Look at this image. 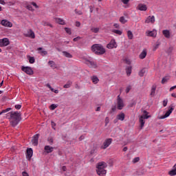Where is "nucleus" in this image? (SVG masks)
Masks as SVG:
<instances>
[{
    "label": "nucleus",
    "mask_w": 176,
    "mask_h": 176,
    "mask_svg": "<svg viewBox=\"0 0 176 176\" xmlns=\"http://www.w3.org/2000/svg\"><path fill=\"white\" fill-rule=\"evenodd\" d=\"M23 35L26 38H31L32 39H35V33L31 29L28 31V33H24Z\"/></svg>",
    "instance_id": "obj_10"
},
{
    "label": "nucleus",
    "mask_w": 176,
    "mask_h": 176,
    "mask_svg": "<svg viewBox=\"0 0 176 176\" xmlns=\"http://www.w3.org/2000/svg\"><path fill=\"white\" fill-rule=\"evenodd\" d=\"M146 54H148V51L144 48L139 55V58H140V60H144V58L146 57Z\"/></svg>",
    "instance_id": "obj_17"
},
{
    "label": "nucleus",
    "mask_w": 176,
    "mask_h": 176,
    "mask_svg": "<svg viewBox=\"0 0 176 176\" xmlns=\"http://www.w3.org/2000/svg\"><path fill=\"white\" fill-rule=\"evenodd\" d=\"M168 108V110L166 112V113L164 116L159 117L160 120H163L166 119V118H168V116H170V115L173 113V111H174V108H175V106H174V104H170Z\"/></svg>",
    "instance_id": "obj_4"
},
{
    "label": "nucleus",
    "mask_w": 176,
    "mask_h": 176,
    "mask_svg": "<svg viewBox=\"0 0 176 176\" xmlns=\"http://www.w3.org/2000/svg\"><path fill=\"white\" fill-rule=\"evenodd\" d=\"M8 6H13L16 3V1H12L6 3Z\"/></svg>",
    "instance_id": "obj_41"
},
{
    "label": "nucleus",
    "mask_w": 176,
    "mask_h": 176,
    "mask_svg": "<svg viewBox=\"0 0 176 176\" xmlns=\"http://www.w3.org/2000/svg\"><path fill=\"white\" fill-rule=\"evenodd\" d=\"M176 164L174 166V168L168 172L169 175H176Z\"/></svg>",
    "instance_id": "obj_27"
},
{
    "label": "nucleus",
    "mask_w": 176,
    "mask_h": 176,
    "mask_svg": "<svg viewBox=\"0 0 176 176\" xmlns=\"http://www.w3.org/2000/svg\"><path fill=\"white\" fill-rule=\"evenodd\" d=\"M26 9H28V10H34V9L32 8V6L31 5H28L26 6Z\"/></svg>",
    "instance_id": "obj_49"
},
{
    "label": "nucleus",
    "mask_w": 176,
    "mask_h": 176,
    "mask_svg": "<svg viewBox=\"0 0 176 176\" xmlns=\"http://www.w3.org/2000/svg\"><path fill=\"white\" fill-rule=\"evenodd\" d=\"M39 140V134H36L32 137V144L34 145V146H38Z\"/></svg>",
    "instance_id": "obj_12"
},
{
    "label": "nucleus",
    "mask_w": 176,
    "mask_h": 176,
    "mask_svg": "<svg viewBox=\"0 0 176 176\" xmlns=\"http://www.w3.org/2000/svg\"><path fill=\"white\" fill-rule=\"evenodd\" d=\"M1 5H6V2H5V0H0Z\"/></svg>",
    "instance_id": "obj_59"
},
{
    "label": "nucleus",
    "mask_w": 176,
    "mask_h": 176,
    "mask_svg": "<svg viewBox=\"0 0 176 176\" xmlns=\"http://www.w3.org/2000/svg\"><path fill=\"white\" fill-rule=\"evenodd\" d=\"M55 21L56 23H57L58 24H60V25H64L65 24V21H64V19L61 18H56Z\"/></svg>",
    "instance_id": "obj_21"
},
{
    "label": "nucleus",
    "mask_w": 176,
    "mask_h": 176,
    "mask_svg": "<svg viewBox=\"0 0 176 176\" xmlns=\"http://www.w3.org/2000/svg\"><path fill=\"white\" fill-rule=\"evenodd\" d=\"M168 103V100L165 99L163 100V107H167V104Z\"/></svg>",
    "instance_id": "obj_46"
},
{
    "label": "nucleus",
    "mask_w": 176,
    "mask_h": 176,
    "mask_svg": "<svg viewBox=\"0 0 176 176\" xmlns=\"http://www.w3.org/2000/svg\"><path fill=\"white\" fill-rule=\"evenodd\" d=\"M15 109H21V104H15Z\"/></svg>",
    "instance_id": "obj_51"
},
{
    "label": "nucleus",
    "mask_w": 176,
    "mask_h": 176,
    "mask_svg": "<svg viewBox=\"0 0 176 176\" xmlns=\"http://www.w3.org/2000/svg\"><path fill=\"white\" fill-rule=\"evenodd\" d=\"M91 80L92 81L94 85H97V83L100 82V79H98V77H97V76H91Z\"/></svg>",
    "instance_id": "obj_18"
},
{
    "label": "nucleus",
    "mask_w": 176,
    "mask_h": 176,
    "mask_svg": "<svg viewBox=\"0 0 176 176\" xmlns=\"http://www.w3.org/2000/svg\"><path fill=\"white\" fill-rule=\"evenodd\" d=\"M162 34L166 38V39H170L171 38V33L170 32V30H162Z\"/></svg>",
    "instance_id": "obj_16"
},
{
    "label": "nucleus",
    "mask_w": 176,
    "mask_h": 176,
    "mask_svg": "<svg viewBox=\"0 0 176 176\" xmlns=\"http://www.w3.org/2000/svg\"><path fill=\"white\" fill-rule=\"evenodd\" d=\"M107 49H116L118 47V43H116V41L115 38L111 40L109 43L107 45Z\"/></svg>",
    "instance_id": "obj_7"
},
{
    "label": "nucleus",
    "mask_w": 176,
    "mask_h": 176,
    "mask_svg": "<svg viewBox=\"0 0 176 176\" xmlns=\"http://www.w3.org/2000/svg\"><path fill=\"white\" fill-rule=\"evenodd\" d=\"M145 23L146 24H149V23L153 24V23H155V16H148L145 20Z\"/></svg>",
    "instance_id": "obj_15"
},
{
    "label": "nucleus",
    "mask_w": 176,
    "mask_h": 176,
    "mask_svg": "<svg viewBox=\"0 0 176 176\" xmlns=\"http://www.w3.org/2000/svg\"><path fill=\"white\" fill-rule=\"evenodd\" d=\"M51 124L52 126V129H54V130H56V128H54V126H56V123L52 121Z\"/></svg>",
    "instance_id": "obj_56"
},
{
    "label": "nucleus",
    "mask_w": 176,
    "mask_h": 176,
    "mask_svg": "<svg viewBox=\"0 0 176 176\" xmlns=\"http://www.w3.org/2000/svg\"><path fill=\"white\" fill-rule=\"evenodd\" d=\"M146 74V69H142L140 72H139V76L142 77L144 75Z\"/></svg>",
    "instance_id": "obj_33"
},
{
    "label": "nucleus",
    "mask_w": 176,
    "mask_h": 176,
    "mask_svg": "<svg viewBox=\"0 0 176 176\" xmlns=\"http://www.w3.org/2000/svg\"><path fill=\"white\" fill-rule=\"evenodd\" d=\"M112 32H113L114 34H117V35H122V34L123 33V32L119 30H113Z\"/></svg>",
    "instance_id": "obj_37"
},
{
    "label": "nucleus",
    "mask_w": 176,
    "mask_h": 176,
    "mask_svg": "<svg viewBox=\"0 0 176 176\" xmlns=\"http://www.w3.org/2000/svg\"><path fill=\"white\" fill-rule=\"evenodd\" d=\"M113 141V140L112 138L106 139L103 142V146H102V149H107V148H108V146L112 144Z\"/></svg>",
    "instance_id": "obj_9"
},
{
    "label": "nucleus",
    "mask_w": 176,
    "mask_h": 176,
    "mask_svg": "<svg viewBox=\"0 0 176 176\" xmlns=\"http://www.w3.org/2000/svg\"><path fill=\"white\" fill-rule=\"evenodd\" d=\"M140 128L143 129L145 124V121L144 120V119L140 118Z\"/></svg>",
    "instance_id": "obj_36"
},
{
    "label": "nucleus",
    "mask_w": 176,
    "mask_h": 176,
    "mask_svg": "<svg viewBox=\"0 0 176 176\" xmlns=\"http://www.w3.org/2000/svg\"><path fill=\"white\" fill-rule=\"evenodd\" d=\"M131 70H132L131 66H129L126 68V72L128 76H130V75H131Z\"/></svg>",
    "instance_id": "obj_28"
},
{
    "label": "nucleus",
    "mask_w": 176,
    "mask_h": 176,
    "mask_svg": "<svg viewBox=\"0 0 176 176\" xmlns=\"http://www.w3.org/2000/svg\"><path fill=\"white\" fill-rule=\"evenodd\" d=\"M121 2H122V3H124V5H127V3H129V2H130V0H121Z\"/></svg>",
    "instance_id": "obj_50"
},
{
    "label": "nucleus",
    "mask_w": 176,
    "mask_h": 176,
    "mask_svg": "<svg viewBox=\"0 0 176 176\" xmlns=\"http://www.w3.org/2000/svg\"><path fill=\"white\" fill-rule=\"evenodd\" d=\"M109 123V118L107 117L105 118V126H108Z\"/></svg>",
    "instance_id": "obj_52"
},
{
    "label": "nucleus",
    "mask_w": 176,
    "mask_h": 176,
    "mask_svg": "<svg viewBox=\"0 0 176 176\" xmlns=\"http://www.w3.org/2000/svg\"><path fill=\"white\" fill-rule=\"evenodd\" d=\"M120 21L122 24H126V23H127V20L124 18V16H120Z\"/></svg>",
    "instance_id": "obj_35"
},
{
    "label": "nucleus",
    "mask_w": 176,
    "mask_h": 176,
    "mask_svg": "<svg viewBox=\"0 0 176 176\" xmlns=\"http://www.w3.org/2000/svg\"><path fill=\"white\" fill-rule=\"evenodd\" d=\"M130 90H131V86L129 85L126 88V93H129Z\"/></svg>",
    "instance_id": "obj_48"
},
{
    "label": "nucleus",
    "mask_w": 176,
    "mask_h": 176,
    "mask_svg": "<svg viewBox=\"0 0 176 176\" xmlns=\"http://www.w3.org/2000/svg\"><path fill=\"white\" fill-rule=\"evenodd\" d=\"M22 175L23 176H30V175H28V173L25 172V171H23L22 173Z\"/></svg>",
    "instance_id": "obj_57"
},
{
    "label": "nucleus",
    "mask_w": 176,
    "mask_h": 176,
    "mask_svg": "<svg viewBox=\"0 0 176 176\" xmlns=\"http://www.w3.org/2000/svg\"><path fill=\"white\" fill-rule=\"evenodd\" d=\"M127 36H128L129 39H133V32H131V30L127 31Z\"/></svg>",
    "instance_id": "obj_32"
},
{
    "label": "nucleus",
    "mask_w": 176,
    "mask_h": 176,
    "mask_svg": "<svg viewBox=\"0 0 176 176\" xmlns=\"http://www.w3.org/2000/svg\"><path fill=\"white\" fill-rule=\"evenodd\" d=\"M171 96L173 97L174 98H176V93L171 94Z\"/></svg>",
    "instance_id": "obj_63"
},
{
    "label": "nucleus",
    "mask_w": 176,
    "mask_h": 176,
    "mask_svg": "<svg viewBox=\"0 0 176 176\" xmlns=\"http://www.w3.org/2000/svg\"><path fill=\"white\" fill-rule=\"evenodd\" d=\"M124 108V102L123 99L120 98V95L117 96V109L122 111Z\"/></svg>",
    "instance_id": "obj_5"
},
{
    "label": "nucleus",
    "mask_w": 176,
    "mask_h": 176,
    "mask_svg": "<svg viewBox=\"0 0 176 176\" xmlns=\"http://www.w3.org/2000/svg\"><path fill=\"white\" fill-rule=\"evenodd\" d=\"M138 8H139V10H142V11H144V12H145L146 10V9H148L146 8V5H145V4H140L138 6Z\"/></svg>",
    "instance_id": "obj_24"
},
{
    "label": "nucleus",
    "mask_w": 176,
    "mask_h": 176,
    "mask_svg": "<svg viewBox=\"0 0 176 176\" xmlns=\"http://www.w3.org/2000/svg\"><path fill=\"white\" fill-rule=\"evenodd\" d=\"M149 118H151V116H148V114H144L140 116L141 119H149Z\"/></svg>",
    "instance_id": "obj_42"
},
{
    "label": "nucleus",
    "mask_w": 176,
    "mask_h": 176,
    "mask_svg": "<svg viewBox=\"0 0 176 176\" xmlns=\"http://www.w3.org/2000/svg\"><path fill=\"white\" fill-rule=\"evenodd\" d=\"M62 170H63V171H67V166H63L62 167Z\"/></svg>",
    "instance_id": "obj_61"
},
{
    "label": "nucleus",
    "mask_w": 176,
    "mask_h": 176,
    "mask_svg": "<svg viewBox=\"0 0 176 176\" xmlns=\"http://www.w3.org/2000/svg\"><path fill=\"white\" fill-rule=\"evenodd\" d=\"M175 89H176V85L171 87L169 89V91H173V90H174Z\"/></svg>",
    "instance_id": "obj_60"
},
{
    "label": "nucleus",
    "mask_w": 176,
    "mask_h": 176,
    "mask_svg": "<svg viewBox=\"0 0 176 176\" xmlns=\"http://www.w3.org/2000/svg\"><path fill=\"white\" fill-rule=\"evenodd\" d=\"M37 51L38 52V54H41L43 57L47 56V51L45 50L43 47L37 48Z\"/></svg>",
    "instance_id": "obj_14"
},
{
    "label": "nucleus",
    "mask_w": 176,
    "mask_h": 176,
    "mask_svg": "<svg viewBox=\"0 0 176 176\" xmlns=\"http://www.w3.org/2000/svg\"><path fill=\"white\" fill-rule=\"evenodd\" d=\"M12 108H7L6 109L2 110V111L0 113V115H2V113H6V112H9V111H11Z\"/></svg>",
    "instance_id": "obj_39"
},
{
    "label": "nucleus",
    "mask_w": 176,
    "mask_h": 176,
    "mask_svg": "<svg viewBox=\"0 0 176 176\" xmlns=\"http://www.w3.org/2000/svg\"><path fill=\"white\" fill-rule=\"evenodd\" d=\"M91 31L94 32V34H97L98 32V31H100V28H91Z\"/></svg>",
    "instance_id": "obj_38"
},
{
    "label": "nucleus",
    "mask_w": 176,
    "mask_h": 176,
    "mask_svg": "<svg viewBox=\"0 0 176 176\" xmlns=\"http://www.w3.org/2000/svg\"><path fill=\"white\" fill-rule=\"evenodd\" d=\"M21 71L25 72V74H27V75H33L34 74V70H32V68L31 67H21Z\"/></svg>",
    "instance_id": "obj_6"
},
{
    "label": "nucleus",
    "mask_w": 176,
    "mask_h": 176,
    "mask_svg": "<svg viewBox=\"0 0 176 176\" xmlns=\"http://www.w3.org/2000/svg\"><path fill=\"white\" fill-rule=\"evenodd\" d=\"M116 109H118V106L116 107V106H113L112 107H111V111H112V112H116Z\"/></svg>",
    "instance_id": "obj_53"
},
{
    "label": "nucleus",
    "mask_w": 176,
    "mask_h": 176,
    "mask_svg": "<svg viewBox=\"0 0 176 176\" xmlns=\"http://www.w3.org/2000/svg\"><path fill=\"white\" fill-rule=\"evenodd\" d=\"M79 39H81V37L80 36H77L76 38H74L73 39L74 42H78V41H79Z\"/></svg>",
    "instance_id": "obj_54"
},
{
    "label": "nucleus",
    "mask_w": 176,
    "mask_h": 176,
    "mask_svg": "<svg viewBox=\"0 0 176 176\" xmlns=\"http://www.w3.org/2000/svg\"><path fill=\"white\" fill-rule=\"evenodd\" d=\"M113 27H115V28H120V26L119 25V23H114Z\"/></svg>",
    "instance_id": "obj_58"
},
{
    "label": "nucleus",
    "mask_w": 176,
    "mask_h": 176,
    "mask_svg": "<svg viewBox=\"0 0 176 176\" xmlns=\"http://www.w3.org/2000/svg\"><path fill=\"white\" fill-rule=\"evenodd\" d=\"M48 65H50L52 69H56V68H57V65H56V63L53 60H50L48 62Z\"/></svg>",
    "instance_id": "obj_23"
},
{
    "label": "nucleus",
    "mask_w": 176,
    "mask_h": 176,
    "mask_svg": "<svg viewBox=\"0 0 176 176\" xmlns=\"http://www.w3.org/2000/svg\"><path fill=\"white\" fill-rule=\"evenodd\" d=\"M107 166L108 165L104 162H100L98 163L96 166V168H97L96 172L98 175H100V176L105 175L107 174V170H105V168H107Z\"/></svg>",
    "instance_id": "obj_3"
},
{
    "label": "nucleus",
    "mask_w": 176,
    "mask_h": 176,
    "mask_svg": "<svg viewBox=\"0 0 176 176\" xmlns=\"http://www.w3.org/2000/svg\"><path fill=\"white\" fill-rule=\"evenodd\" d=\"M32 155H34V151L32 148H28L26 151V159L28 160H31V157H32Z\"/></svg>",
    "instance_id": "obj_13"
},
{
    "label": "nucleus",
    "mask_w": 176,
    "mask_h": 176,
    "mask_svg": "<svg viewBox=\"0 0 176 176\" xmlns=\"http://www.w3.org/2000/svg\"><path fill=\"white\" fill-rule=\"evenodd\" d=\"M170 80V76H165L162 80V84L164 85V83H167Z\"/></svg>",
    "instance_id": "obj_29"
},
{
    "label": "nucleus",
    "mask_w": 176,
    "mask_h": 176,
    "mask_svg": "<svg viewBox=\"0 0 176 176\" xmlns=\"http://www.w3.org/2000/svg\"><path fill=\"white\" fill-rule=\"evenodd\" d=\"M47 141L50 145H53V138H48Z\"/></svg>",
    "instance_id": "obj_47"
},
{
    "label": "nucleus",
    "mask_w": 176,
    "mask_h": 176,
    "mask_svg": "<svg viewBox=\"0 0 176 176\" xmlns=\"http://www.w3.org/2000/svg\"><path fill=\"white\" fill-rule=\"evenodd\" d=\"M44 149L47 153H52V152H53L54 148H53L50 146H45L44 147Z\"/></svg>",
    "instance_id": "obj_19"
},
{
    "label": "nucleus",
    "mask_w": 176,
    "mask_h": 176,
    "mask_svg": "<svg viewBox=\"0 0 176 176\" xmlns=\"http://www.w3.org/2000/svg\"><path fill=\"white\" fill-rule=\"evenodd\" d=\"M65 31L67 32V34H69V35H71L72 32H71V28H65Z\"/></svg>",
    "instance_id": "obj_40"
},
{
    "label": "nucleus",
    "mask_w": 176,
    "mask_h": 176,
    "mask_svg": "<svg viewBox=\"0 0 176 176\" xmlns=\"http://www.w3.org/2000/svg\"><path fill=\"white\" fill-rule=\"evenodd\" d=\"M32 5L33 6H34V8H36V9H38V8H39V6H38V5L36 4V3L35 2H32Z\"/></svg>",
    "instance_id": "obj_55"
},
{
    "label": "nucleus",
    "mask_w": 176,
    "mask_h": 176,
    "mask_svg": "<svg viewBox=\"0 0 176 176\" xmlns=\"http://www.w3.org/2000/svg\"><path fill=\"white\" fill-rule=\"evenodd\" d=\"M87 64L90 65V67H92L93 68H96L97 67V65L93 61L88 60Z\"/></svg>",
    "instance_id": "obj_31"
},
{
    "label": "nucleus",
    "mask_w": 176,
    "mask_h": 176,
    "mask_svg": "<svg viewBox=\"0 0 176 176\" xmlns=\"http://www.w3.org/2000/svg\"><path fill=\"white\" fill-rule=\"evenodd\" d=\"M91 50L96 56H102V54H105L106 52L105 48L101 44H94L91 47Z\"/></svg>",
    "instance_id": "obj_2"
},
{
    "label": "nucleus",
    "mask_w": 176,
    "mask_h": 176,
    "mask_svg": "<svg viewBox=\"0 0 176 176\" xmlns=\"http://www.w3.org/2000/svg\"><path fill=\"white\" fill-rule=\"evenodd\" d=\"M56 108H57V105H56V104H51L50 109H51L52 111H54V109H56Z\"/></svg>",
    "instance_id": "obj_45"
},
{
    "label": "nucleus",
    "mask_w": 176,
    "mask_h": 176,
    "mask_svg": "<svg viewBox=\"0 0 176 176\" xmlns=\"http://www.w3.org/2000/svg\"><path fill=\"white\" fill-rule=\"evenodd\" d=\"M10 45V41H9V38H4L2 39H0V46L1 47H5L6 46H9Z\"/></svg>",
    "instance_id": "obj_8"
},
{
    "label": "nucleus",
    "mask_w": 176,
    "mask_h": 176,
    "mask_svg": "<svg viewBox=\"0 0 176 176\" xmlns=\"http://www.w3.org/2000/svg\"><path fill=\"white\" fill-rule=\"evenodd\" d=\"M10 114V123L12 127H16L21 121V113L19 111H12Z\"/></svg>",
    "instance_id": "obj_1"
},
{
    "label": "nucleus",
    "mask_w": 176,
    "mask_h": 176,
    "mask_svg": "<svg viewBox=\"0 0 176 176\" xmlns=\"http://www.w3.org/2000/svg\"><path fill=\"white\" fill-rule=\"evenodd\" d=\"M127 149H128L127 146L124 147L123 152H127Z\"/></svg>",
    "instance_id": "obj_64"
},
{
    "label": "nucleus",
    "mask_w": 176,
    "mask_h": 176,
    "mask_svg": "<svg viewBox=\"0 0 176 176\" xmlns=\"http://www.w3.org/2000/svg\"><path fill=\"white\" fill-rule=\"evenodd\" d=\"M76 27H80V22L77 21V22L76 23Z\"/></svg>",
    "instance_id": "obj_62"
},
{
    "label": "nucleus",
    "mask_w": 176,
    "mask_h": 176,
    "mask_svg": "<svg viewBox=\"0 0 176 176\" xmlns=\"http://www.w3.org/2000/svg\"><path fill=\"white\" fill-rule=\"evenodd\" d=\"M72 86V81L69 80L67 83L63 86L64 89H69Z\"/></svg>",
    "instance_id": "obj_26"
},
{
    "label": "nucleus",
    "mask_w": 176,
    "mask_h": 176,
    "mask_svg": "<svg viewBox=\"0 0 176 176\" xmlns=\"http://www.w3.org/2000/svg\"><path fill=\"white\" fill-rule=\"evenodd\" d=\"M155 93H156V85H153L151 91V96H155Z\"/></svg>",
    "instance_id": "obj_30"
},
{
    "label": "nucleus",
    "mask_w": 176,
    "mask_h": 176,
    "mask_svg": "<svg viewBox=\"0 0 176 176\" xmlns=\"http://www.w3.org/2000/svg\"><path fill=\"white\" fill-rule=\"evenodd\" d=\"M159 46H160V43L156 44L154 47H153V52H156V50H157V49H159Z\"/></svg>",
    "instance_id": "obj_44"
},
{
    "label": "nucleus",
    "mask_w": 176,
    "mask_h": 176,
    "mask_svg": "<svg viewBox=\"0 0 176 176\" xmlns=\"http://www.w3.org/2000/svg\"><path fill=\"white\" fill-rule=\"evenodd\" d=\"M146 34L148 36H153L154 38L156 36V35H157L156 30L146 32Z\"/></svg>",
    "instance_id": "obj_20"
},
{
    "label": "nucleus",
    "mask_w": 176,
    "mask_h": 176,
    "mask_svg": "<svg viewBox=\"0 0 176 176\" xmlns=\"http://www.w3.org/2000/svg\"><path fill=\"white\" fill-rule=\"evenodd\" d=\"M138 162H140V157H136L132 160V162L134 164L138 163Z\"/></svg>",
    "instance_id": "obj_43"
},
{
    "label": "nucleus",
    "mask_w": 176,
    "mask_h": 176,
    "mask_svg": "<svg viewBox=\"0 0 176 176\" xmlns=\"http://www.w3.org/2000/svg\"><path fill=\"white\" fill-rule=\"evenodd\" d=\"M125 115L124 113L121 112L120 114L117 116V120H121V122H123L124 120Z\"/></svg>",
    "instance_id": "obj_22"
},
{
    "label": "nucleus",
    "mask_w": 176,
    "mask_h": 176,
    "mask_svg": "<svg viewBox=\"0 0 176 176\" xmlns=\"http://www.w3.org/2000/svg\"><path fill=\"white\" fill-rule=\"evenodd\" d=\"M62 53L65 57H67V58H72V54L67 52V51H63Z\"/></svg>",
    "instance_id": "obj_25"
},
{
    "label": "nucleus",
    "mask_w": 176,
    "mask_h": 176,
    "mask_svg": "<svg viewBox=\"0 0 176 176\" xmlns=\"http://www.w3.org/2000/svg\"><path fill=\"white\" fill-rule=\"evenodd\" d=\"M30 64H34L35 63V58L34 56H28Z\"/></svg>",
    "instance_id": "obj_34"
},
{
    "label": "nucleus",
    "mask_w": 176,
    "mask_h": 176,
    "mask_svg": "<svg viewBox=\"0 0 176 176\" xmlns=\"http://www.w3.org/2000/svg\"><path fill=\"white\" fill-rule=\"evenodd\" d=\"M1 24V25H3V27H8V28H12V27H13V23L6 19L2 20Z\"/></svg>",
    "instance_id": "obj_11"
}]
</instances>
